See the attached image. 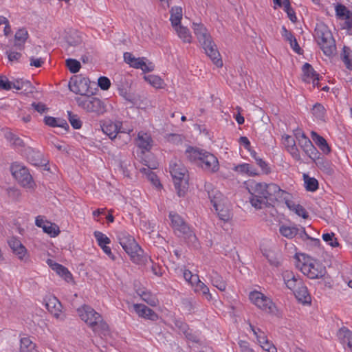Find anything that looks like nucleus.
I'll return each instance as SVG.
<instances>
[{"instance_id":"f257e3e1","label":"nucleus","mask_w":352,"mask_h":352,"mask_svg":"<svg viewBox=\"0 0 352 352\" xmlns=\"http://www.w3.org/2000/svg\"><path fill=\"white\" fill-rule=\"evenodd\" d=\"M250 196V203L256 210L262 209L267 206L270 201L281 202L282 196L286 194V191L274 184L256 182L254 180H249L245 183Z\"/></svg>"},{"instance_id":"f03ea898","label":"nucleus","mask_w":352,"mask_h":352,"mask_svg":"<svg viewBox=\"0 0 352 352\" xmlns=\"http://www.w3.org/2000/svg\"><path fill=\"white\" fill-rule=\"evenodd\" d=\"M192 28L199 43L202 46L206 55L212 63L218 67L223 65V61L217 45L212 39L207 29L201 23H193Z\"/></svg>"},{"instance_id":"7ed1b4c3","label":"nucleus","mask_w":352,"mask_h":352,"mask_svg":"<svg viewBox=\"0 0 352 352\" xmlns=\"http://www.w3.org/2000/svg\"><path fill=\"white\" fill-rule=\"evenodd\" d=\"M82 320L85 321L99 336L109 333V325L103 320L101 315L89 305H83L77 309Z\"/></svg>"},{"instance_id":"20e7f679","label":"nucleus","mask_w":352,"mask_h":352,"mask_svg":"<svg viewBox=\"0 0 352 352\" xmlns=\"http://www.w3.org/2000/svg\"><path fill=\"white\" fill-rule=\"evenodd\" d=\"M169 170L177 195L184 196L188 188V170L180 160L173 159L170 162Z\"/></svg>"},{"instance_id":"39448f33","label":"nucleus","mask_w":352,"mask_h":352,"mask_svg":"<svg viewBox=\"0 0 352 352\" xmlns=\"http://www.w3.org/2000/svg\"><path fill=\"white\" fill-rule=\"evenodd\" d=\"M169 217L174 232L179 237H182L188 245L197 248L199 245L198 239L184 219L176 213L170 212Z\"/></svg>"},{"instance_id":"423d86ee","label":"nucleus","mask_w":352,"mask_h":352,"mask_svg":"<svg viewBox=\"0 0 352 352\" xmlns=\"http://www.w3.org/2000/svg\"><path fill=\"white\" fill-rule=\"evenodd\" d=\"M117 238L120 244L133 263L137 264L144 263L145 258L143 256V250L135 242L133 236L125 231H120L118 232Z\"/></svg>"},{"instance_id":"0eeeda50","label":"nucleus","mask_w":352,"mask_h":352,"mask_svg":"<svg viewBox=\"0 0 352 352\" xmlns=\"http://www.w3.org/2000/svg\"><path fill=\"white\" fill-rule=\"evenodd\" d=\"M315 38L323 53L330 56L336 50V42L328 26L324 23H317L315 28Z\"/></svg>"},{"instance_id":"6e6552de","label":"nucleus","mask_w":352,"mask_h":352,"mask_svg":"<svg viewBox=\"0 0 352 352\" xmlns=\"http://www.w3.org/2000/svg\"><path fill=\"white\" fill-rule=\"evenodd\" d=\"M304 262L302 263L300 271L311 279L321 278L327 273L326 267L320 262L310 257L304 256Z\"/></svg>"},{"instance_id":"1a4fd4ad","label":"nucleus","mask_w":352,"mask_h":352,"mask_svg":"<svg viewBox=\"0 0 352 352\" xmlns=\"http://www.w3.org/2000/svg\"><path fill=\"white\" fill-rule=\"evenodd\" d=\"M78 105L87 112L99 116L106 112V105L98 98L86 96L76 98Z\"/></svg>"},{"instance_id":"9d476101","label":"nucleus","mask_w":352,"mask_h":352,"mask_svg":"<svg viewBox=\"0 0 352 352\" xmlns=\"http://www.w3.org/2000/svg\"><path fill=\"white\" fill-rule=\"evenodd\" d=\"M10 171L13 177L21 186L24 187L32 186V177L25 166L15 162L11 165Z\"/></svg>"},{"instance_id":"9b49d317","label":"nucleus","mask_w":352,"mask_h":352,"mask_svg":"<svg viewBox=\"0 0 352 352\" xmlns=\"http://www.w3.org/2000/svg\"><path fill=\"white\" fill-rule=\"evenodd\" d=\"M208 173H214L219 170V164L217 158L211 153L204 150L197 165Z\"/></svg>"},{"instance_id":"f8f14e48","label":"nucleus","mask_w":352,"mask_h":352,"mask_svg":"<svg viewBox=\"0 0 352 352\" xmlns=\"http://www.w3.org/2000/svg\"><path fill=\"white\" fill-rule=\"evenodd\" d=\"M250 300L259 309L268 313L273 312L275 307L273 302L259 292H252L250 294Z\"/></svg>"},{"instance_id":"ddd939ff","label":"nucleus","mask_w":352,"mask_h":352,"mask_svg":"<svg viewBox=\"0 0 352 352\" xmlns=\"http://www.w3.org/2000/svg\"><path fill=\"white\" fill-rule=\"evenodd\" d=\"M89 82L87 78L75 76L74 78H71L69 87L72 92L81 96H87L89 93Z\"/></svg>"},{"instance_id":"4468645a","label":"nucleus","mask_w":352,"mask_h":352,"mask_svg":"<svg viewBox=\"0 0 352 352\" xmlns=\"http://www.w3.org/2000/svg\"><path fill=\"white\" fill-rule=\"evenodd\" d=\"M122 123L121 122H113L111 120L104 122L101 124L102 131L107 134L109 138L115 140L118 138H120L121 134H124L129 139L128 133L121 130Z\"/></svg>"},{"instance_id":"2eb2a0df","label":"nucleus","mask_w":352,"mask_h":352,"mask_svg":"<svg viewBox=\"0 0 352 352\" xmlns=\"http://www.w3.org/2000/svg\"><path fill=\"white\" fill-rule=\"evenodd\" d=\"M205 188L208 192V198L214 209L226 205L227 199L219 190L213 188L210 184H206Z\"/></svg>"},{"instance_id":"dca6fc26","label":"nucleus","mask_w":352,"mask_h":352,"mask_svg":"<svg viewBox=\"0 0 352 352\" xmlns=\"http://www.w3.org/2000/svg\"><path fill=\"white\" fill-rule=\"evenodd\" d=\"M133 309L139 317L151 321H156L159 316L153 309L143 304H133Z\"/></svg>"},{"instance_id":"f3484780","label":"nucleus","mask_w":352,"mask_h":352,"mask_svg":"<svg viewBox=\"0 0 352 352\" xmlns=\"http://www.w3.org/2000/svg\"><path fill=\"white\" fill-rule=\"evenodd\" d=\"M287 195L282 196L281 202L284 201L286 206L292 210H294L299 217L306 219L309 217L308 212L305 208L300 204H295L291 199V195L286 192Z\"/></svg>"},{"instance_id":"a211bd4d","label":"nucleus","mask_w":352,"mask_h":352,"mask_svg":"<svg viewBox=\"0 0 352 352\" xmlns=\"http://www.w3.org/2000/svg\"><path fill=\"white\" fill-rule=\"evenodd\" d=\"M46 309L56 318H60L62 312V305L58 299L53 296H50L45 300Z\"/></svg>"},{"instance_id":"6ab92c4d","label":"nucleus","mask_w":352,"mask_h":352,"mask_svg":"<svg viewBox=\"0 0 352 352\" xmlns=\"http://www.w3.org/2000/svg\"><path fill=\"white\" fill-rule=\"evenodd\" d=\"M304 152L314 162L320 160V153L318 151L316 147L314 146L312 142L308 139L301 140L299 144Z\"/></svg>"},{"instance_id":"aec40b11","label":"nucleus","mask_w":352,"mask_h":352,"mask_svg":"<svg viewBox=\"0 0 352 352\" xmlns=\"http://www.w3.org/2000/svg\"><path fill=\"white\" fill-rule=\"evenodd\" d=\"M94 234L98 245L102 248L104 252L109 256V258L114 261L116 257L111 252V248L107 245L111 243L109 238L99 231H95Z\"/></svg>"},{"instance_id":"412c9836","label":"nucleus","mask_w":352,"mask_h":352,"mask_svg":"<svg viewBox=\"0 0 352 352\" xmlns=\"http://www.w3.org/2000/svg\"><path fill=\"white\" fill-rule=\"evenodd\" d=\"M284 283L287 287L294 292L302 284L303 281L298 276H296L291 271H285L283 273Z\"/></svg>"},{"instance_id":"4be33fe9","label":"nucleus","mask_w":352,"mask_h":352,"mask_svg":"<svg viewBox=\"0 0 352 352\" xmlns=\"http://www.w3.org/2000/svg\"><path fill=\"white\" fill-rule=\"evenodd\" d=\"M137 146L142 150V152L151 150L153 145V140L151 135L146 133L140 132L136 140Z\"/></svg>"},{"instance_id":"5701e85b","label":"nucleus","mask_w":352,"mask_h":352,"mask_svg":"<svg viewBox=\"0 0 352 352\" xmlns=\"http://www.w3.org/2000/svg\"><path fill=\"white\" fill-rule=\"evenodd\" d=\"M47 264L54 270L60 276L63 278L67 282L72 280V274L65 266L54 262L51 259L47 260Z\"/></svg>"},{"instance_id":"b1692460","label":"nucleus","mask_w":352,"mask_h":352,"mask_svg":"<svg viewBox=\"0 0 352 352\" xmlns=\"http://www.w3.org/2000/svg\"><path fill=\"white\" fill-rule=\"evenodd\" d=\"M296 299L298 302L305 305L310 304L311 302V296L308 292L307 287L305 285L304 283L298 287L294 292Z\"/></svg>"},{"instance_id":"393cba45","label":"nucleus","mask_w":352,"mask_h":352,"mask_svg":"<svg viewBox=\"0 0 352 352\" xmlns=\"http://www.w3.org/2000/svg\"><path fill=\"white\" fill-rule=\"evenodd\" d=\"M311 137L314 142L316 144L317 146H318V148L324 154L328 155L330 153L331 148L329 146L327 140L322 136L320 135L315 131H311Z\"/></svg>"},{"instance_id":"a878e982","label":"nucleus","mask_w":352,"mask_h":352,"mask_svg":"<svg viewBox=\"0 0 352 352\" xmlns=\"http://www.w3.org/2000/svg\"><path fill=\"white\" fill-rule=\"evenodd\" d=\"M338 336L343 345H346L347 348L352 352V332L346 327L339 329Z\"/></svg>"},{"instance_id":"bb28decb","label":"nucleus","mask_w":352,"mask_h":352,"mask_svg":"<svg viewBox=\"0 0 352 352\" xmlns=\"http://www.w3.org/2000/svg\"><path fill=\"white\" fill-rule=\"evenodd\" d=\"M204 151V150L200 149L197 147L188 146L186 149L184 154L186 159L197 165Z\"/></svg>"},{"instance_id":"cd10ccee","label":"nucleus","mask_w":352,"mask_h":352,"mask_svg":"<svg viewBox=\"0 0 352 352\" xmlns=\"http://www.w3.org/2000/svg\"><path fill=\"white\" fill-rule=\"evenodd\" d=\"M28 38V32L25 28L19 29L14 35V46L16 49L22 50L24 48V44Z\"/></svg>"},{"instance_id":"c85d7f7f","label":"nucleus","mask_w":352,"mask_h":352,"mask_svg":"<svg viewBox=\"0 0 352 352\" xmlns=\"http://www.w3.org/2000/svg\"><path fill=\"white\" fill-rule=\"evenodd\" d=\"M44 122L46 125L51 127H60L64 129L65 131H68L69 129V124L65 119L56 118L52 116H45L44 118Z\"/></svg>"},{"instance_id":"c756f323","label":"nucleus","mask_w":352,"mask_h":352,"mask_svg":"<svg viewBox=\"0 0 352 352\" xmlns=\"http://www.w3.org/2000/svg\"><path fill=\"white\" fill-rule=\"evenodd\" d=\"M279 232L284 237L292 239L297 236L298 233V228L296 226H288L286 225H282L279 228Z\"/></svg>"},{"instance_id":"7c9ffc66","label":"nucleus","mask_w":352,"mask_h":352,"mask_svg":"<svg viewBox=\"0 0 352 352\" xmlns=\"http://www.w3.org/2000/svg\"><path fill=\"white\" fill-rule=\"evenodd\" d=\"M302 71L303 73V81L309 83L311 78L315 76H319V74L314 70V67L308 63H305L302 67Z\"/></svg>"},{"instance_id":"2f4dec72","label":"nucleus","mask_w":352,"mask_h":352,"mask_svg":"<svg viewBox=\"0 0 352 352\" xmlns=\"http://www.w3.org/2000/svg\"><path fill=\"white\" fill-rule=\"evenodd\" d=\"M210 280L212 285L217 287L218 289L221 292L226 290L227 286L226 282L217 272H212L210 275Z\"/></svg>"},{"instance_id":"473e14b6","label":"nucleus","mask_w":352,"mask_h":352,"mask_svg":"<svg viewBox=\"0 0 352 352\" xmlns=\"http://www.w3.org/2000/svg\"><path fill=\"white\" fill-rule=\"evenodd\" d=\"M182 19V8L175 6L170 10V21L173 28L180 25Z\"/></svg>"},{"instance_id":"72a5a7b5","label":"nucleus","mask_w":352,"mask_h":352,"mask_svg":"<svg viewBox=\"0 0 352 352\" xmlns=\"http://www.w3.org/2000/svg\"><path fill=\"white\" fill-rule=\"evenodd\" d=\"M250 153L251 157L255 160L256 164L261 168L263 173L267 175L271 172L268 164L262 158L259 157L254 150L250 151Z\"/></svg>"},{"instance_id":"f704fd0d","label":"nucleus","mask_w":352,"mask_h":352,"mask_svg":"<svg viewBox=\"0 0 352 352\" xmlns=\"http://www.w3.org/2000/svg\"><path fill=\"white\" fill-rule=\"evenodd\" d=\"M194 290L195 292H201L203 296L206 297L208 300H210L212 299V295L210 293L209 288L198 278V280L195 281L194 285Z\"/></svg>"},{"instance_id":"c9c22d12","label":"nucleus","mask_w":352,"mask_h":352,"mask_svg":"<svg viewBox=\"0 0 352 352\" xmlns=\"http://www.w3.org/2000/svg\"><path fill=\"white\" fill-rule=\"evenodd\" d=\"M178 36L184 42V43H191L192 36L189 30L184 27L181 25H179L174 28Z\"/></svg>"},{"instance_id":"e433bc0d","label":"nucleus","mask_w":352,"mask_h":352,"mask_svg":"<svg viewBox=\"0 0 352 352\" xmlns=\"http://www.w3.org/2000/svg\"><path fill=\"white\" fill-rule=\"evenodd\" d=\"M341 58L346 69L352 70V51L346 46H344Z\"/></svg>"},{"instance_id":"4c0bfd02","label":"nucleus","mask_w":352,"mask_h":352,"mask_svg":"<svg viewBox=\"0 0 352 352\" xmlns=\"http://www.w3.org/2000/svg\"><path fill=\"white\" fill-rule=\"evenodd\" d=\"M336 14L341 19H350L352 18V12L345 6L340 3L336 6Z\"/></svg>"},{"instance_id":"58836bf2","label":"nucleus","mask_w":352,"mask_h":352,"mask_svg":"<svg viewBox=\"0 0 352 352\" xmlns=\"http://www.w3.org/2000/svg\"><path fill=\"white\" fill-rule=\"evenodd\" d=\"M235 170L241 173H245L250 176H255L258 175L256 168L252 165L248 163L239 164L237 166H236Z\"/></svg>"},{"instance_id":"ea45409f","label":"nucleus","mask_w":352,"mask_h":352,"mask_svg":"<svg viewBox=\"0 0 352 352\" xmlns=\"http://www.w3.org/2000/svg\"><path fill=\"white\" fill-rule=\"evenodd\" d=\"M312 114L318 120H324L326 109L320 103H316L311 109Z\"/></svg>"},{"instance_id":"a19ab883","label":"nucleus","mask_w":352,"mask_h":352,"mask_svg":"<svg viewBox=\"0 0 352 352\" xmlns=\"http://www.w3.org/2000/svg\"><path fill=\"white\" fill-rule=\"evenodd\" d=\"M305 188L307 191L314 192L318 188V182L314 177L304 175Z\"/></svg>"},{"instance_id":"79ce46f5","label":"nucleus","mask_w":352,"mask_h":352,"mask_svg":"<svg viewBox=\"0 0 352 352\" xmlns=\"http://www.w3.org/2000/svg\"><path fill=\"white\" fill-rule=\"evenodd\" d=\"M43 232L48 234L51 237H55L60 233L59 227L53 223L47 221L46 226L43 227Z\"/></svg>"},{"instance_id":"37998d69","label":"nucleus","mask_w":352,"mask_h":352,"mask_svg":"<svg viewBox=\"0 0 352 352\" xmlns=\"http://www.w3.org/2000/svg\"><path fill=\"white\" fill-rule=\"evenodd\" d=\"M261 251L263 255L267 258L270 265L275 267L280 265V262L274 252L267 250V249L262 250Z\"/></svg>"},{"instance_id":"c03bdc74","label":"nucleus","mask_w":352,"mask_h":352,"mask_svg":"<svg viewBox=\"0 0 352 352\" xmlns=\"http://www.w3.org/2000/svg\"><path fill=\"white\" fill-rule=\"evenodd\" d=\"M181 303L184 310L188 314L193 312L196 308V302L191 298H183Z\"/></svg>"},{"instance_id":"a18cd8bd","label":"nucleus","mask_w":352,"mask_h":352,"mask_svg":"<svg viewBox=\"0 0 352 352\" xmlns=\"http://www.w3.org/2000/svg\"><path fill=\"white\" fill-rule=\"evenodd\" d=\"M65 63L69 72L73 74L77 73L81 67L80 63L74 58L67 59Z\"/></svg>"},{"instance_id":"49530a36","label":"nucleus","mask_w":352,"mask_h":352,"mask_svg":"<svg viewBox=\"0 0 352 352\" xmlns=\"http://www.w3.org/2000/svg\"><path fill=\"white\" fill-rule=\"evenodd\" d=\"M284 10L286 12L288 18L293 23L296 22L297 17L294 9L292 8L289 0H283Z\"/></svg>"},{"instance_id":"de8ad7c7","label":"nucleus","mask_w":352,"mask_h":352,"mask_svg":"<svg viewBox=\"0 0 352 352\" xmlns=\"http://www.w3.org/2000/svg\"><path fill=\"white\" fill-rule=\"evenodd\" d=\"M141 298L152 307L157 305L158 300L156 297L148 292H142L140 294Z\"/></svg>"},{"instance_id":"09e8293b","label":"nucleus","mask_w":352,"mask_h":352,"mask_svg":"<svg viewBox=\"0 0 352 352\" xmlns=\"http://www.w3.org/2000/svg\"><path fill=\"white\" fill-rule=\"evenodd\" d=\"M69 121L75 129H79L82 126V122L76 114H74L72 111H67Z\"/></svg>"},{"instance_id":"8fccbe9b","label":"nucleus","mask_w":352,"mask_h":352,"mask_svg":"<svg viewBox=\"0 0 352 352\" xmlns=\"http://www.w3.org/2000/svg\"><path fill=\"white\" fill-rule=\"evenodd\" d=\"M34 346V344L29 338H23L20 340L21 352H28Z\"/></svg>"},{"instance_id":"3c124183","label":"nucleus","mask_w":352,"mask_h":352,"mask_svg":"<svg viewBox=\"0 0 352 352\" xmlns=\"http://www.w3.org/2000/svg\"><path fill=\"white\" fill-rule=\"evenodd\" d=\"M215 210L217 212L218 216L221 220L228 221L230 219V213L226 205L219 208H216Z\"/></svg>"},{"instance_id":"603ef678","label":"nucleus","mask_w":352,"mask_h":352,"mask_svg":"<svg viewBox=\"0 0 352 352\" xmlns=\"http://www.w3.org/2000/svg\"><path fill=\"white\" fill-rule=\"evenodd\" d=\"M41 154L39 153L35 152L33 150L29 152L28 155V160L30 161L31 164L34 166H40L41 164Z\"/></svg>"},{"instance_id":"864d4df0","label":"nucleus","mask_w":352,"mask_h":352,"mask_svg":"<svg viewBox=\"0 0 352 352\" xmlns=\"http://www.w3.org/2000/svg\"><path fill=\"white\" fill-rule=\"evenodd\" d=\"M144 78L146 81H148L151 85H153L154 87L160 88L162 87V85L163 83L162 80L161 78H160L157 76L155 75H148L146 76H144Z\"/></svg>"},{"instance_id":"5fc2aeb1","label":"nucleus","mask_w":352,"mask_h":352,"mask_svg":"<svg viewBox=\"0 0 352 352\" xmlns=\"http://www.w3.org/2000/svg\"><path fill=\"white\" fill-rule=\"evenodd\" d=\"M334 236L335 234L333 232L324 233L322 234V239L331 247H338L339 243Z\"/></svg>"},{"instance_id":"6e6d98bb","label":"nucleus","mask_w":352,"mask_h":352,"mask_svg":"<svg viewBox=\"0 0 352 352\" xmlns=\"http://www.w3.org/2000/svg\"><path fill=\"white\" fill-rule=\"evenodd\" d=\"M174 324L183 334H185L190 329L188 324L182 320L177 319L174 321Z\"/></svg>"},{"instance_id":"4d7b16f0","label":"nucleus","mask_w":352,"mask_h":352,"mask_svg":"<svg viewBox=\"0 0 352 352\" xmlns=\"http://www.w3.org/2000/svg\"><path fill=\"white\" fill-rule=\"evenodd\" d=\"M98 85L102 90H108L111 86L110 80L106 76H100L98 79Z\"/></svg>"},{"instance_id":"13d9d810","label":"nucleus","mask_w":352,"mask_h":352,"mask_svg":"<svg viewBox=\"0 0 352 352\" xmlns=\"http://www.w3.org/2000/svg\"><path fill=\"white\" fill-rule=\"evenodd\" d=\"M184 278L186 281L190 283L191 285H194L195 281L198 280L199 276L197 274H192L188 270H185L184 272Z\"/></svg>"},{"instance_id":"bf43d9fd","label":"nucleus","mask_w":352,"mask_h":352,"mask_svg":"<svg viewBox=\"0 0 352 352\" xmlns=\"http://www.w3.org/2000/svg\"><path fill=\"white\" fill-rule=\"evenodd\" d=\"M6 54L8 56V60L11 63L19 61L22 56L20 52L12 50L6 51Z\"/></svg>"},{"instance_id":"052dcab7","label":"nucleus","mask_w":352,"mask_h":352,"mask_svg":"<svg viewBox=\"0 0 352 352\" xmlns=\"http://www.w3.org/2000/svg\"><path fill=\"white\" fill-rule=\"evenodd\" d=\"M12 82L5 76H0V89L3 90H10L12 89Z\"/></svg>"},{"instance_id":"680f3d73","label":"nucleus","mask_w":352,"mask_h":352,"mask_svg":"<svg viewBox=\"0 0 352 352\" xmlns=\"http://www.w3.org/2000/svg\"><path fill=\"white\" fill-rule=\"evenodd\" d=\"M147 178L156 187L162 186L157 175L150 170H148Z\"/></svg>"},{"instance_id":"e2e57ef3","label":"nucleus","mask_w":352,"mask_h":352,"mask_svg":"<svg viewBox=\"0 0 352 352\" xmlns=\"http://www.w3.org/2000/svg\"><path fill=\"white\" fill-rule=\"evenodd\" d=\"M34 87L32 85L31 82L28 80H24L23 82V85L21 86V90H23V92L28 93H33L34 90Z\"/></svg>"},{"instance_id":"0e129e2a","label":"nucleus","mask_w":352,"mask_h":352,"mask_svg":"<svg viewBox=\"0 0 352 352\" xmlns=\"http://www.w3.org/2000/svg\"><path fill=\"white\" fill-rule=\"evenodd\" d=\"M186 338L192 342L199 343V339L198 335L193 332L192 330L189 329L185 334H184Z\"/></svg>"},{"instance_id":"69168bd1","label":"nucleus","mask_w":352,"mask_h":352,"mask_svg":"<svg viewBox=\"0 0 352 352\" xmlns=\"http://www.w3.org/2000/svg\"><path fill=\"white\" fill-rule=\"evenodd\" d=\"M45 63V58H35L31 56L30 58V65L35 67H41Z\"/></svg>"},{"instance_id":"338daca9","label":"nucleus","mask_w":352,"mask_h":352,"mask_svg":"<svg viewBox=\"0 0 352 352\" xmlns=\"http://www.w3.org/2000/svg\"><path fill=\"white\" fill-rule=\"evenodd\" d=\"M128 166H130V164L127 163L126 161H120L119 162L120 169L122 172V174L124 175V176L129 177H130V171L128 168Z\"/></svg>"},{"instance_id":"774afa93","label":"nucleus","mask_w":352,"mask_h":352,"mask_svg":"<svg viewBox=\"0 0 352 352\" xmlns=\"http://www.w3.org/2000/svg\"><path fill=\"white\" fill-rule=\"evenodd\" d=\"M262 349L267 352H277L276 346L269 340L265 341V344L261 346Z\"/></svg>"}]
</instances>
